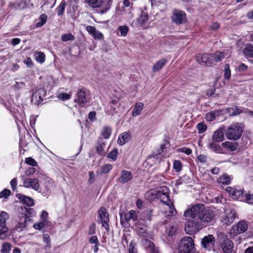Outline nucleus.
<instances>
[{"label": "nucleus", "mask_w": 253, "mask_h": 253, "mask_svg": "<svg viewBox=\"0 0 253 253\" xmlns=\"http://www.w3.org/2000/svg\"><path fill=\"white\" fill-rule=\"evenodd\" d=\"M198 212L192 208L188 209L184 213V216L186 220L185 224V231L189 235L197 233L202 228V225L199 218L196 215Z\"/></svg>", "instance_id": "1"}, {"label": "nucleus", "mask_w": 253, "mask_h": 253, "mask_svg": "<svg viewBox=\"0 0 253 253\" xmlns=\"http://www.w3.org/2000/svg\"><path fill=\"white\" fill-rule=\"evenodd\" d=\"M191 208L193 210L194 209L198 211V213H196V215L201 222H211L215 216L214 211L211 209L205 208L203 204H197L192 206Z\"/></svg>", "instance_id": "2"}, {"label": "nucleus", "mask_w": 253, "mask_h": 253, "mask_svg": "<svg viewBox=\"0 0 253 253\" xmlns=\"http://www.w3.org/2000/svg\"><path fill=\"white\" fill-rule=\"evenodd\" d=\"M150 193L153 199H159L162 203L169 201V190L167 186H159L152 189Z\"/></svg>", "instance_id": "3"}, {"label": "nucleus", "mask_w": 253, "mask_h": 253, "mask_svg": "<svg viewBox=\"0 0 253 253\" xmlns=\"http://www.w3.org/2000/svg\"><path fill=\"white\" fill-rule=\"evenodd\" d=\"M194 242L190 237H185L181 239L178 247L179 253H192L195 251Z\"/></svg>", "instance_id": "4"}, {"label": "nucleus", "mask_w": 253, "mask_h": 253, "mask_svg": "<svg viewBox=\"0 0 253 253\" xmlns=\"http://www.w3.org/2000/svg\"><path fill=\"white\" fill-rule=\"evenodd\" d=\"M243 131V129L241 125L236 123L231 125L228 128L225 134L227 139L236 140L241 137Z\"/></svg>", "instance_id": "5"}, {"label": "nucleus", "mask_w": 253, "mask_h": 253, "mask_svg": "<svg viewBox=\"0 0 253 253\" xmlns=\"http://www.w3.org/2000/svg\"><path fill=\"white\" fill-rule=\"evenodd\" d=\"M33 210L30 208L21 207L19 209L18 216L19 220L18 221V223L19 228H23L25 227L28 218L32 216L33 214Z\"/></svg>", "instance_id": "6"}, {"label": "nucleus", "mask_w": 253, "mask_h": 253, "mask_svg": "<svg viewBox=\"0 0 253 253\" xmlns=\"http://www.w3.org/2000/svg\"><path fill=\"white\" fill-rule=\"evenodd\" d=\"M237 213L234 210L226 209L221 216V222L225 225H230L237 218Z\"/></svg>", "instance_id": "7"}, {"label": "nucleus", "mask_w": 253, "mask_h": 253, "mask_svg": "<svg viewBox=\"0 0 253 253\" xmlns=\"http://www.w3.org/2000/svg\"><path fill=\"white\" fill-rule=\"evenodd\" d=\"M248 228V222L245 220H241L236 225L232 226L230 230V234L234 236H236L245 232Z\"/></svg>", "instance_id": "8"}, {"label": "nucleus", "mask_w": 253, "mask_h": 253, "mask_svg": "<svg viewBox=\"0 0 253 253\" xmlns=\"http://www.w3.org/2000/svg\"><path fill=\"white\" fill-rule=\"evenodd\" d=\"M220 245L224 253H231L233 251V244L226 236H220Z\"/></svg>", "instance_id": "9"}, {"label": "nucleus", "mask_w": 253, "mask_h": 253, "mask_svg": "<svg viewBox=\"0 0 253 253\" xmlns=\"http://www.w3.org/2000/svg\"><path fill=\"white\" fill-rule=\"evenodd\" d=\"M98 216L99 220L102 223V226L104 227L106 230H108L109 229V214L106 209L104 207H101L98 211Z\"/></svg>", "instance_id": "10"}, {"label": "nucleus", "mask_w": 253, "mask_h": 253, "mask_svg": "<svg viewBox=\"0 0 253 253\" xmlns=\"http://www.w3.org/2000/svg\"><path fill=\"white\" fill-rule=\"evenodd\" d=\"M87 91L84 88L79 90L75 102L78 103L81 106L84 107L87 103Z\"/></svg>", "instance_id": "11"}, {"label": "nucleus", "mask_w": 253, "mask_h": 253, "mask_svg": "<svg viewBox=\"0 0 253 253\" xmlns=\"http://www.w3.org/2000/svg\"><path fill=\"white\" fill-rule=\"evenodd\" d=\"M8 217V214L6 212H0V236L5 234L8 230V227L6 225V220Z\"/></svg>", "instance_id": "12"}, {"label": "nucleus", "mask_w": 253, "mask_h": 253, "mask_svg": "<svg viewBox=\"0 0 253 253\" xmlns=\"http://www.w3.org/2000/svg\"><path fill=\"white\" fill-rule=\"evenodd\" d=\"M46 94V91L43 88H40L36 90L32 95L31 101L38 105L43 100V97Z\"/></svg>", "instance_id": "13"}, {"label": "nucleus", "mask_w": 253, "mask_h": 253, "mask_svg": "<svg viewBox=\"0 0 253 253\" xmlns=\"http://www.w3.org/2000/svg\"><path fill=\"white\" fill-rule=\"evenodd\" d=\"M226 191L229 194L232 198L234 200H238L242 201L244 200V195L243 190H238L231 187H227Z\"/></svg>", "instance_id": "14"}, {"label": "nucleus", "mask_w": 253, "mask_h": 253, "mask_svg": "<svg viewBox=\"0 0 253 253\" xmlns=\"http://www.w3.org/2000/svg\"><path fill=\"white\" fill-rule=\"evenodd\" d=\"M53 186V181L49 178H47L45 180L44 184L40 188V192L44 196H48L51 194V190Z\"/></svg>", "instance_id": "15"}, {"label": "nucleus", "mask_w": 253, "mask_h": 253, "mask_svg": "<svg viewBox=\"0 0 253 253\" xmlns=\"http://www.w3.org/2000/svg\"><path fill=\"white\" fill-rule=\"evenodd\" d=\"M215 243V238L212 235L205 236L201 241L202 247L208 251H210L214 247Z\"/></svg>", "instance_id": "16"}, {"label": "nucleus", "mask_w": 253, "mask_h": 253, "mask_svg": "<svg viewBox=\"0 0 253 253\" xmlns=\"http://www.w3.org/2000/svg\"><path fill=\"white\" fill-rule=\"evenodd\" d=\"M186 15L184 12L174 9L172 12V21L177 25L182 24L186 20Z\"/></svg>", "instance_id": "17"}, {"label": "nucleus", "mask_w": 253, "mask_h": 253, "mask_svg": "<svg viewBox=\"0 0 253 253\" xmlns=\"http://www.w3.org/2000/svg\"><path fill=\"white\" fill-rule=\"evenodd\" d=\"M23 186L27 188H32L35 191L40 190L39 180L37 178H27L23 181Z\"/></svg>", "instance_id": "18"}, {"label": "nucleus", "mask_w": 253, "mask_h": 253, "mask_svg": "<svg viewBox=\"0 0 253 253\" xmlns=\"http://www.w3.org/2000/svg\"><path fill=\"white\" fill-rule=\"evenodd\" d=\"M163 203L165 209V215L166 217L172 216L176 214V211L174 207L173 203L170 200L167 202H164Z\"/></svg>", "instance_id": "19"}, {"label": "nucleus", "mask_w": 253, "mask_h": 253, "mask_svg": "<svg viewBox=\"0 0 253 253\" xmlns=\"http://www.w3.org/2000/svg\"><path fill=\"white\" fill-rule=\"evenodd\" d=\"M212 56V54L205 53L202 55L199 54L196 58L199 63H204L208 65H211L213 63Z\"/></svg>", "instance_id": "20"}, {"label": "nucleus", "mask_w": 253, "mask_h": 253, "mask_svg": "<svg viewBox=\"0 0 253 253\" xmlns=\"http://www.w3.org/2000/svg\"><path fill=\"white\" fill-rule=\"evenodd\" d=\"M89 7L92 8H98L101 6H105V12L109 9L107 8V1L106 0H84Z\"/></svg>", "instance_id": "21"}, {"label": "nucleus", "mask_w": 253, "mask_h": 253, "mask_svg": "<svg viewBox=\"0 0 253 253\" xmlns=\"http://www.w3.org/2000/svg\"><path fill=\"white\" fill-rule=\"evenodd\" d=\"M136 232L138 236L143 238H151V234L147 231V226L144 225H138L136 227Z\"/></svg>", "instance_id": "22"}, {"label": "nucleus", "mask_w": 253, "mask_h": 253, "mask_svg": "<svg viewBox=\"0 0 253 253\" xmlns=\"http://www.w3.org/2000/svg\"><path fill=\"white\" fill-rule=\"evenodd\" d=\"M224 139V131L222 127H219L217 130L215 131L211 136V140L217 142V143L222 141Z\"/></svg>", "instance_id": "23"}, {"label": "nucleus", "mask_w": 253, "mask_h": 253, "mask_svg": "<svg viewBox=\"0 0 253 253\" xmlns=\"http://www.w3.org/2000/svg\"><path fill=\"white\" fill-rule=\"evenodd\" d=\"M86 30L96 40H101L103 38V35L97 31L94 27L87 26Z\"/></svg>", "instance_id": "24"}, {"label": "nucleus", "mask_w": 253, "mask_h": 253, "mask_svg": "<svg viewBox=\"0 0 253 253\" xmlns=\"http://www.w3.org/2000/svg\"><path fill=\"white\" fill-rule=\"evenodd\" d=\"M148 20V15L147 13L143 12L141 13L140 17L137 19L135 22H133L132 24L137 27H142L146 24Z\"/></svg>", "instance_id": "25"}, {"label": "nucleus", "mask_w": 253, "mask_h": 253, "mask_svg": "<svg viewBox=\"0 0 253 253\" xmlns=\"http://www.w3.org/2000/svg\"><path fill=\"white\" fill-rule=\"evenodd\" d=\"M150 238H143L141 242L143 246L147 248L150 252L153 253H157L156 249L154 243L149 240Z\"/></svg>", "instance_id": "26"}, {"label": "nucleus", "mask_w": 253, "mask_h": 253, "mask_svg": "<svg viewBox=\"0 0 253 253\" xmlns=\"http://www.w3.org/2000/svg\"><path fill=\"white\" fill-rule=\"evenodd\" d=\"M132 178V174L131 172L126 170H123L121 172L119 181L122 183H126L130 180Z\"/></svg>", "instance_id": "27"}, {"label": "nucleus", "mask_w": 253, "mask_h": 253, "mask_svg": "<svg viewBox=\"0 0 253 253\" xmlns=\"http://www.w3.org/2000/svg\"><path fill=\"white\" fill-rule=\"evenodd\" d=\"M130 136L131 135L129 132L122 133L118 139V143L120 145H123L130 140Z\"/></svg>", "instance_id": "28"}, {"label": "nucleus", "mask_w": 253, "mask_h": 253, "mask_svg": "<svg viewBox=\"0 0 253 253\" xmlns=\"http://www.w3.org/2000/svg\"><path fill=\"white\" fill-rule=\"evenodd\" d=\"M217 142L212 141L208 145V148L211 151H213L216 153H222V147L217 143Z\"/></svg>", "instance_id": "29"}, {"label": "nucleus", "mask_w": 253, "mask_h": 253, "mask_svg": "<svg viewBox=\"0 0 253 253\" xmlns=\"http://www.w3.org/2000/svg\"><path fill=\"white\" fill-rule=\"evenodd\" d=\"M19 199L21 200L24 204L28 207H32L34 206V202L32 198L26 196L24 195H19Z\"/></svg>", "instance_id": "30"}, {"label": "nucleus", "mask_w": 253, "mask_h": 253, "mask_svg": "<svg viewBox=\"0 0 253 253\" xmlns=\"http://www.w3.org/2000/svg\"><path fill=\"white\" fill-rule=\"evenodd\" d=\"M167 62V59L165 58L161 59L158 61L153 66L152 70L154 72H156L160 70L164 67Z\"/></svg>", "instance_id": "31"}, {"label": "nucleus", "mask_w": 253, "mask_h": 253, "mask_svg": "<svg viewBox=\"0 0 253 253\" xmlns=\"http://www.w3.org/2000/svg\"><path fill=\"white\" fill-rule=\"evenodd\" d=\"M243 53L246 56L253 58V44L247 43L243 49Z\"/></svg>", "instance_id": "32"}, {"label": "nucleus", "mask_w": 253, "mask_h": 253, "mask_svg": "<svg viewBox=\"0 0 253 253\" xmlns=\"http://www.w3.org/2000/svg\"><path fill=\"white\" fill-rule=\"evenodd\" d=\"M144 107V104L141 102H138L135 104L133 110L132 112L133 117H136L140 115Z\"/></svg>", "instance_id": "33"}, {"label": "nucleus", "mask_w": 253, "mask_h": 253, "mask_svg": "<svg viewBox=\"0 0 253 253\" xmlns=\"http://www.w3.org/2000/svg\"><path fill=\"white\" fill-rule=\"evenodd\" d=\"M119 105L120 104H118V101L116 100H112L108 106L111 108V110H110L109 109L106 110L108 114L113 115L114 113L116 112V107H118Z\"/></svg>", "instance_id": "34"}, {"label": "nucleus", "mask_w": 253, "mask_h": 253, "mask_svg": "<svg viewBox=\"0 0 253 253\" xmlns=\"http://www.w3.org/2000/svg\"><path fill=\"white\" fill-rule=\"evenodd\" d=\"M232 177L227 174H223L217 179V181L219 183L223 184L228 185L230 183L231 181Z\"/></svg>", "instance_id": "35"}, {"label": "nucleus", "mask_w": 253, "mask_h": 253, "mask_svg": "<svg viewBox=\"0 0 253 253\" xmlns=\"http://www.w3.org/2000/svg\"><path fill=\"white\" fill-rule=\"evenodd\" d=\"M222 146L225 148L229 149L230 150L233 151L238 148V145L237 143L231 142L229 141H226L222 143Z\"/></svg>", "instance_id": "36"}, {"label": "nucleus", "mask_w": 253, "mask_h": 253, "mask_svg": "<svg viewBox=\"0 0 253 253\" xmlns=\"http://www.w3.org/2000/svg\"><path fill=\"white\" fill-rule=\"evenodd\" d=\"M178 229V225L176 223H174L169 226V227H168L166 229L168 236L172 237L173 235H175Z\"/></svg>", "instance_id": "37"}, {"label": "nucleus", "mask_w": 253, "mask_h": 253, "mask_svg": "<svg viewBox=\"0 0 253 253\" xmlns=\"http://www.w3.org/2000/svg\"><path fill=\"white\" fill-rule=\"evenodd\" d=\"M220 114L219 111H214L207 113L206 115V120L209 122L214 120L216 117H218Z\"/></svg>", "instance_id": "38"}, {"label": "nucleus", "mask_w": 253, "mask_h": 253, "mask_svg": "<svg viewBox=\"0 0 253 253\" xmlns=\"http://www.w3.org/2000/svg\"><path fill=\"white\" fill-rule=\"evenodd\" d=\"M126 219L127 221L130 220L135 221L137 218L136 212L134 210H130L126 215Z\"/></svg>", "instance_id": "39"}, {"label": "nucleus", "mask_w": 253, "mask_h": 253, "mask_svg": "<svg viewBox=\"0 0 253 253\" xmlns=\"http://www.w3.org/2000/svg\"><path fill=\"white\" fill-rule=\"evenodd\" d=\"M212 60L215 62H219L225 58V53L224 52H216L212 54Z\"/></svg>", "instance_id": "40"}, {"label": "nucleus", "mask_w": 253, "mask_h": 253, "mask_svg": "<svg viewBox=\"0 0 253 253\" xmlns=\"http://www.w3.org/2000/svg\"><path fill=\"white\" fill-rule=\"evenodd\" d=\"M153 211L151 209H146L142 214L141 215L145 221L151 220L153 216Z\"/></svg>", "instance_id": "41"}, {"label": "nucleus", "mask_w": 253, "mask_h": 253, "mask_svg": "<svg viewBox=\"0 0 253 253\" xmlns=\"http://www.w3.org/2000/svg\"><path fill=\"white\" fill-rule=\"evenodd\" d=\"M112 132V129L109 126H104L101 132V135L105 139H108Z\"/></svg>", "instance_id": "42"}, {"label": "nucleus", "mask_w": 253, "mask_h": 253, "mask_svg": "<svg viewBox=\"0 0 253 253\" xmlns=\"http://www.w3.org/2000/svg\"><path fill=\"white\" fill-rule=\"evenodd\" d=\"M35 59L37 62L40 63H42L45 60V54L43 52L39 51L35 54Z\"/></svg>", "instance_id": "43"}, {"label": "nucleus", "mask_w": 253, "mask_h": 253, "mask_svg": "<svg viewBox=\"0 0 253 253\" xmlns=\"http://www.w3.org/2000/svg\"><path fill=\"white\" fill-rule=\"evenodd\" d=\"M48 213L45 211H42L41 214V221L46 223V226H49L51 225V222L48 220Z\"/></svg>", "instance_id": "44"}, {"label": "nucleus", "mask_w": 253, "mask_h": 253, "mask_svg": "<svg viewBox=\"0 0 253 253\" xmlns=\"http://www.w3.org/2000/svg\"><path fill=\"white\" fill-rule=\"evenodd\" d=\"M105 143L104 142H99L96 147V150L97 153L101 156H103L105 154V151L104 148L105 147Z\"/></svg>", "instance_id": "45"}, {"label": "nucleus", "mask_w": 253, "mask_h": 253, "mask_svg": "<svg viewBox=\"0 0 253 253\" xmlns=\"http://www.w3.org/2000/svg\"><path fill=\"white\" fill-rule=\"evenodd\" d=\"M66 5V2L65 1L62 0L60 2V3L57 8L58 15L60 16L63 14L65 11Z\"/></svg>", "instance_id": "46"}, {"label": "nucleus", "mask_w": 253, "mask_h": 253, "mask_svg": "<svg viewBox=\"0 0 253 253\" xmlns=\"http://www.w3.org/2000/svg\"><path fill=\"white\" fill-rule=\"evenodd\" d=\"M224 79L229 80L231 77V71L230 69V66L228 64H226L224 65Z\"/></svg>", "instance_id": "47"}, {"label": "nucleus", "mask_w": 253, "mask_h": 253, "mask_svg": "<svg viewBox=\"0 0 253 253\" xmlns=\"http://www.w3.org/2000/svg\"><path fill=\"white\" fill-rule=\"evenodd\" d=\"M61 40L64 42H66L69 41H74L75 37L72 33L64 34L61 36Z\"/></svg>", "instance_id": "48"}, {"label": "nucleus", "mask_w": 253, "mask_h": 253, "mask_svg": "<svg viewBox=\"0 0 253 253\" xmlns=\"http://www.w3.org/2000/svg\"><path fill=\"white\" fill-rule=\"evenodd\" d=\"M46 20L47 16L44 14H42L39 18L40 21L36 23V27H41L42 26L46 23Z\"/></svg>", "instance_id": "49"}, {"label": "nucleus", "mask_w": 253, "mask_h": 253, "mask_svg": "<svg viewBox=\"0 0 253 253\" xmlns=\"http://www.w3.org/2000/svg\"><path fill=\"white\" fill-rule=\"evenodd\" d=\"M230 114L232 116H236L243 112L242 110L236 106L231 107L229 109Z\"/></svg>", "instance_id": "50"}, {"label": "nucleus", "mask_w": 253, "mask_h": 253, "mask_svg": "<svg viewBox=\"0 0 253 253\" xmlns=\"http://www.w3.org/2000/svg\"><path fill=\"white\" fill-rule=\"evenodd\" d=\"M118 31L120 33V34L119 33L118 34L119 36L125 37L127 34L128 28L126 26H122L118 28Z\"/></svg>", "instance_id": "51"}, {"label": "nucleus", "mask_w": 253, "mask_h": 253, "mask_svg": "<svg viewBox=\"0 0 253 253\" xmlns=\"http://www.w3.org/2000/svg\"><path fill=\"white\" fill-rule=\"evenodd\" d=\"M182 165L179 160H175L173 162V169L176 171L179 172L182 169Z\"/></svg>", "instance_id": "52"}, {"label": "nucleus", "mask_w": 253, "mask_h": 253, "mask_svg": "<svg viewBox=\"0 0 253 253\" xmlns=\"http://www.w3.org/2000/svg\"><path fill=\"white\" fill-rule=\"evenodd\" d=\"M118 154V150L114 149L108 153L107 157L114 161L117 159Z\"/></svg>", "instance_id": "53"}, {"label": "nucleus", "mask_w": 253, "mask_h": 253, "mask_svg": "<svg viewBox=\"0 0 253 253\" xmlns=\"http://www.w3.org/2000/svg\"><path fill=\"white\" fill-rule=\"evenodd\" d=\"M11 248V245L10 243H4L1 249V253H8Z\"/></svg>", "instance_id": "54"}, {"label": "nucleus", "mask_w": 253, "mask_h": 253, "mask_svg": "<svg viewBox=\"0 0 253 253\" xmlns=\"http://www.w3.org/2000/svg\"><path fill=\"white\" fill-rule=\"evenodd\" d=\"M72 95V93H60L58 94V98L62 100H68L70 99Z\"/></svg>", "instance_id": "55"}, {"label": "nucleus", "mask_w": 253, "mask_h": 253, "mask_svg": "<svg viewBox=\"0 0 253 253\" xmlns=\"http://www.w3.org/2000/svg\"><path fill=\"white\" fill-rule=\"evenodd\" d=\"M197 128L199 132L200 133H202L206 130L207 126L204 123L201 122L198 124L197 126Z\"/></svg>", "instance_id": "56"}, {"label": "nucleus", "mask_w": 253, "mask_h": 253, "mask_svg": "<svg viewBox=\"0 0 253 253\" xmlns=\"http://www.w3.org/2000/svg\"><path fill=\"white\" fill-rule=\"evenodd\" d=\"M113 169L112 165L110 164H106L102 167V173L107 174Z\"/></svg>", "instance_id": "57"}, {"label": "nucleus", "mask_w": 253, "mask_h": 253, "mask_svg": "<svg viewBox=\"0 0 253 253\" xmlns=\"http://www.w3.org/2000/svg\"><path fill=\"white\" fill-rule=\"evenodd\" d=\"M123 5L122 8L125 10L126 8L129 7L130 9H132L133 3L129 0H123Z\"/></svg>", "instance_id": "58"}, {"label": "nucleus", "mask_w": 253, "mask_h": 253, "mask_svg": "<svg viewBox=\"0 0 253 253\" xmlns=\"http://www.w3.org/2000/svg\"><path fill=\"white\" fill-rule=\"evenodd\" d=\"M243 201H245L249 204L253 203V194H246L244 196V200Z\"/></svg>", "instance_id": "59"}, {"label": "nucleus", "mask_w": 253, "mask_h": 253, "mask_svg": "<svg viewBox=\"0 0 253 253\" xmlns=\"http://www.w3.org/2000/svg\"><path fill=\"white\" fill-rule=\"evenodd\" d=\"M135 246L136 243L133 241H132L128 247L129 253H137V250Z\"/></svg>", "instance_id": "60"}, {"label": "nucleus", "mask_w": 253, "mask_h": 253, "mask_svg": "<svg viewBox=\"0 0 253 253\" xmlns=\"http://www.w3.org/2000/svg\"><path fill=\"white\" fill-rule=\"evenodd\" d=\"M96 233V224L94 223L89 225L88 227V234L90 235H93Z\"/></svg>", "instance_id": "61"}, {"label": "nucleus", "mask_w": 253, "mask_h": 253, "mask_svg": "<svg viewBox=\"0 0 253 253\" xmlns=\"http://www.w3.org/2000/svg\"><path fill=\"white\" fill-rule=\"evenodd\" d=\"M44 226H47L46 223L41 221L40 222L36 223L34 225V227L37 230H42Z\"/></svg>", "instance_id": "62"}, {"label": "nucleus", "mask_w": 253, "mask_h": 253, "mask_svg": "<svg viewBox=\"0 0 253 253\" xmlns=\"http://www.w3.org/2000/svg\"><path fill=\"white\" fill-rule=\"evenodd\" d=\"M10 194V191L8 189H5L0 192V198H7Z\"/></svg>", "instance_id": "63"}, {"label": "nucleus", "mask_w": 253, "mask_h": 253, "mask_svg": "<svg viewBox=\"0 0 253 253\" xmlns=\"http://www.w3.org/2000/svg\"><path fill=\"white\" fill-rule=\"evenodd\" d=\"M25 162L26 164L32 166H36L37 165L36 161L32 157H28L26 158Z\"/></svg>", "instance_id": "64"}]
</instances>
